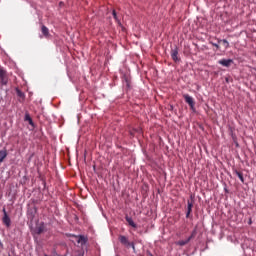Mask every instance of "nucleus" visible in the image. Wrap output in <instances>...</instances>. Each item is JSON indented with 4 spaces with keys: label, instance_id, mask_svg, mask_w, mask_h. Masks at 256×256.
Returning <instances> with one entry per match:
<instances>
[{
    "label": "nucleus",
    "instance_id": "412c9836",
    "mask_svg": "<svg viewBox=\"0 0 256 256\" xmlns=\"http://www.w3.org/2000/svg\"><path fill=\"white\" fill-rule=\"evenodd\" d=\"M146 255H147V256H154V255L151 253V251H147V252H146Z\"/></svg>",
    "mask_w": 256,
    "mask_h": 256
},
{
    "label": "nucleus",
    "instance_id": "4468645a",
    "mask_svg": "<svg viewBox=\"0 0 256 256\" xmlns=\"http://www.w3.org/2000/svg\"><path fill=\"white\" fill-rule=\"evenodd\" d=\"M189 241H191V238H188L186 240H180L177 242V245H179L180 247H184V245H187V243H189Z\"/></svg>",
    "mask_w": 256,
    "mask_h": 256
},
{
    "label": "nucleus",
    "instance_id": "0eeeda50",
    "mask_svg": "<svg viewBox=\"0 0 256 256\" xmlns=\"http://www.w3.org/2000/svg\"><path fill=\"white\" fill-rule=\"evenodd\" d=\"M125 220L127 221L128 225H130V227H133V229H137V224L134 223L133 218L126 215Z\"/></svg>",
    "mask_w": 256,
    "mask_h": 256
},
{
    "label": "nucleus",
    "instance_id": "6e6552de",
    "mask_svg": "<svg viewBox=\"0 0 256 256\" xmlns=\"http://www.w3.org/2000/svg\"><path fill=\"white\" fill-rule=\"evenodd\" d=\"M7 149L0 150V165L7 159Z\"/></svg>",
    "mask_w": 256,
    "mask_h": 256
},
{
    "label": "nucleus",
    "instance_id": "5701e85b",
    "mask_svg": "<svg viewBox=\"0 0 256 256\" xmlns=\"http://www.w3.org/2000/svg\"><path fill=\"white\" fill-rule=\"evenodd\" d=\"M254 71H256V68H254Z\"/></svg>",
    "mask_w": 256,
    "mask_h": 256
},
{
    "label": "nucleus",
    "instance_id": "9d476101",
    "mask_svg": "<svg viewBox=\"0 0 256 256\" xmlns=\"http://www.w3.org/2000/svg\"><path fill=\"white\" fill-rule=\"evenodd\" d=\"M24 121H27L29 123V125H31L32 127L35 125L33 123V119L31 118V115H29V113L25 114Z\"/></svg>",
    "mask_w": 256,
    "mask_h": 256
},
{
    "label": "nucleus",
    "instance_id": "7ed1b4c3",
    "mask_svg": "<svg viewBox=\"0 0 256 256\" xmlns=\"http://www.w3.org/2000/svg\"><path fill=\"white\" fill-rule=\"evenodd\" d=\"M9 82V77L7 76V71L3 68H0V83L1 85H7Z\"/></svg>",
    "mask_w": 256,
    "mask_h": 256
},
{
    "label": "nucleus",
    "instance_id": "f8f14e48",
    "mask_svg": "<svg viewBox=\"0 0 256 256\" xmlns=\"http://www.w3.org/2000/svg\"><path fill=\"white\" fill-rule=\"evenodd\" d=\"M41 32L44 35V37H49V28H47L45 25L42 26Z\"/></svg>",
    "mask_w": 256,
    "mask_h": 256
},
{
    "label": "nucleus",
    "instance_id": "9b49d317",
    "mask_svg": "<svg viewBox=\"0 0 256 256\" xmlns=\"http://www.w3.org/2000/svg\"><path fill=\"white\" fill-rule=\"evenodd\" d=\"M45 231V226L43 224H41L40 226L36 227L35 229V233L37 235H41V233H43Z\"/></svg>",
    "mask_w": 256,
    "mask_h": 256
},
{
    "label": "nucleus",
    "instance_id": "ddd939ff",
    "mask_svg": "<svg viewBox=\"0 0 256 256\" xmlns=\"http://www.w3.org/2000/svg\"><path fill=\"white\" fill-rule=\"evenodd\" d=\"M234 173L240 179L241 183H245V178L243 177V172H239V171L235 170Z\"/></svg>",
    "mask_w": 256,
    "mask_h": 256
},
{
    "label": "nucleus",
    "instance_id": "4be33fe9",
    "mask_svg": "<svg viewBox=\"0 0 256 256\" xmlns=\"http://www.w3.org/2000/svg\"><path fill=\"white\" fill-rule=\"evenodd\" d=\"M226 81H227V82H229V79H228V78H226Z\"/></svg>",
    "mask_w": 256,
    "mask_h": 256
},
{
    "label": "nucleus",
    "instance_id": "dca6fc26",
    "mask_svg": "<svg viewBox=\"0 0 256 256\" xmlns=\"http://www.w3.org/2000/svg\"><path fill=\"white\" fill-rule=\"evenodd\" d=\"M77 242L81 243V245H85V243H87V239L85 238V236H79Z\"/></svg>",
    "mask_w": 256,
    "mask_h": 256
},
{
    "label": "nucleus",
    "instance_id": "6ab92c4d",
    "mask_svg": "<svg viewBox=\"0 0 256 256\" xmlns=\"http://www.w3.org/2000/svg\"><path fill=\"white\" fill-rule=\"evenodd\" d=\"M17 95H18V97H25L23 92H21L20 90L17 91Z\"/></svg>",
    "mask_w": 256,
    "mask_h": 256
},
{
    "label": "nucleus",
    "instance_id": "f257e3e1",
    "mask_svg": "<svg viewBox=\"0 0 256 256\" xmlns=\"http://www.w3.org/2000/svg\"><path fill=\"white\" fill-rule=\"evenodd\" d=\"M118 239L121 245H124V247H132V249L135 251V243L129 242V238H127V236L120 235Z\"/></svg>",
    "mask_w": 256,
    "mask_h": 256
},
{
    "label": "nucleus",
    "instance_id": "aec40b11",
    "mask_svg": "<svg viewBox=\"0 0 256 256\" xmlns=\"http://www.w3.org/2000/svg\"><path fill=\"white\" fill-rule=\"evenodd\" d=\"M212 45H213V47H216V49H219V48H220L219 44L213 43Z\"/></svg>",
    "mask_w": 256,
    "mask_h": 256
},
{
    "label": "nucleus",
    "instance_id": "423d86ee",
    "mask_svg": "<svg viewBox=\"0 0 256 256\" xmlns=\"http://www.w3.org/2000/svg\"><path fill=\"white\" fill-rule=\"evenodd\" d=\"M219 65H222L223 67H231V64L233 63L232 59H221L218 61Z\"/></svg>",
    "mask_w": 256,
    "mask_h": 256
},
{
    "label": "nucleus",
    "instance_id": "2eb2a0df",
    "mask_svg": "<svg viewBox=\"0 0 256 256\" xmlns=\"http://www.w3.org/2000/svg\"><path fill=\"white\" fill-rule=\"evenodd\" d=\"M218 43H221L225 47V49H229V42L227 40H219Z\"/></svg>",
    "mask_w": 256,
    "mask_h": 256
},
{
    "label": "nucleus",
    "instance_id": "f03ea898",
    "mask_svg": "<svg viewBox=\"0 0 256 256\" xmlns=\"http://www.w3.org/2000/svg\"><path fill=\"white\" fill-rule=\"evenodd\" d=\"M183 98L185 100V103L189 105L192 111H195V100L193 99V97H191L189 94H183Z\"/></svg>",
    "mask_w": 256,
    "mask_h": 256
},
{
    "label": "nucleus",
    "instance_id": "f3484780",
    "mask_svg": "<svg viewBox=\"0 0 256 256\" xmlns=\"http://www.w3.org/2000/svg\"><path fill=\"white\" fill-rule=\"evenodd\" d=\"M112 15L115 21H119V18L117 17V12L115 10L112 11Z\"/></svg>",
    "mask_w": 256,
    "mask_h": 256
},
{
    "label": "nucleus",
    "instance_id": "39448f33",
    "mask_svg": "<svg viewBox=\"0 0 256 256\" xmlns=\"http://www.w3.org/2000/svg\"><path fill=\"white\" fill-rule=\"evenodd\" d=\"M171 57L173 61H175V63H177V61H181V59L179 58V48L175 47L171 50Z\"/></svg>",
    "mask_w": 256,
    "mask_h": 256
},
{
    "label": "nucleus",
    "instance_id": "b1692460",
    "mask_svg": "<svg viewBox=\"0 0 256 256\" xmlns=\"http://www.w3.org/2000/svg\"><path fill=\"white\" fill-rule=\"evenodd\" d=\"M44 256H49V255L46 254V255H44Z\"/></svg>",
    "mask_w": 256,
    "mask_h": 256
},
{
    "label": "nucleus",
    "instance_id": "1a4fd4ad",
    "mask_svg": "<svg viewBox=\"0 0 256 256\" xmlns=\"http://www.w3.org/2000/svg\"><path fill=\"white\" fill-rule=\"evenodd\" d=\"M187 213L186 217L189 219V215H191V212L193 211V202H190L189 200L187 201Z\"/></svg>",
    "mask_w": 256,
    "mask_h": 256
},
{
    "label": "nucleus",
    "instance_id": "a211bd4d",
    "mask_svg": "<svg viewBox=\"0 0 256 256\" xmlns=\"http://www.w3.org/2000/svg\"><path fill=\"white\" fill-rule=\"evenodd\" d=\"M195 235H197V232L194 230V231L192 232L191 236L188 237V239H190V241H191V239H193V237H195Z\"/></svg>",
    "mask_w": 256,
    "mask_h": 256
},
{
    "label": "nucleus",
    "instance_id": "20e7f679",
    "mask_svg": "<svg viewBox=\"0 0 256 256\" xmlns=\"http://www.w3.org/2000/svg\"><path fill=\"white\" fill-rule=\"evenodd\" d=\"M2 211L4 213L2 222L4 223V225H6V227H11V218H9V215L7 214V210L5 208H3Z\"/></svg>",
    "mask_w": 256,
    "mask_h": 256
}]
</instances>
